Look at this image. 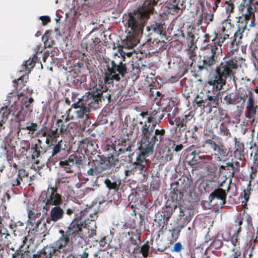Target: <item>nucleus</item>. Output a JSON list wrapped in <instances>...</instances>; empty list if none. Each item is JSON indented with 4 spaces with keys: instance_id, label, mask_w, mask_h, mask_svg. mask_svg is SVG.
<instances>
[{
    "instance_id": "obj_44",
    "label": "nucleus",
    "mask_w": 258,
    "mask_h": 258,
    "mask_svg": "<svg viewBox=\"0 0 258 258\" xmlns=\"http://www.w3.org/2000/svg\"><path fill=\"white\" fill-rule=\"evenodd\" d=\"M176 125L177 127L179 128V131H183L185 130L184 126H185V124L180 120H179L178 122H176Z\"/></svg>"
},
{
    "instance_id": "obj_61",
    "label": "nucleus",
    "mask_w": 258,
    "mask_h": 258,
    "mask_svg": "<svg viewBox=\"0 0 258 258\" xmlns=\"http://www.w3.org/2000/svg\"><path fill=\"white\" fill-rule=\"evenodd\" d=\"M180 0H173V6H177Z\"/></svg>"
},
{
    "instance_id": "obj_9",
    "label": "nucleus",
    "mask_w": 258,
    "mask_h": 258,
    "mask_svg": "<svg viewBox=\"0 0 258 258\" xmlns=\"http://www.w3.org/2000/svg\"><path fill=\"white\" fill-rule=\"evenodd\" d=\"M90 210L89 208L85 209L84 211H81L80 212V215L76 218L70 224L68 227V230L66 232L68 236L74 235L75 236L79 234V232L82 230L83 225V217L87 216L89 214V211Z\"/></svg>"
},
{
    "instance_id": "obj_30",
    "label": "nucleus",
    "mask_w": 258,
    "mask_h": 258,
    "mask_svg": "<svg viewBox=\"0 0 258 258\" xmlns=\"http://www.w3.org/2000/svg\"><path fill=\"white\" fill-rule=\"evenodd\" d=\"M149 245L148 243L144 244L141 248V252L144 257H147L148 255Z\"/></svg>"
},
{
    "instance_id": "obj_55",
    "label": "nucleus",
    "mask_w": 258,
    "mask_h": 258,
    "mask_svg": "<svg viewBox=\"0 0 258 258\" xmlns=\"http://www.w3.org/2000/svg\"><path fill=\"white\" fill-rule=\"evenodd\" d=\"M73 213V210L71 209H68L67 210V214L69 215H71L72 213Z\"/></svg>"
},
{
    "instance_id": "obj_59",
    "label": "nucleus",
    "mask_w": 258,
    "mask_h": 258,
    "mask_svg": "<svg viewBox=\"0 0 258 258\" xmlns=\"http://www.w3.org/2000/svg\"><path fill=\"white\" fill-rule=\"evenodd\" d=\"M50 138L49 137H47L46 139V141H45V143L47 145H50Z\"/></svg>"
},
{
    "instance_id": "obj_11",
    "label": "nucleus",
    "mask_w": 258,
    "mask_h": 258,
    "mask_svg": "<svg viewBox=\"0 0 258 258\" xmlns=\"http://www.w3.org/2000/svg\"><path fill=\"white\" fill-rule=\"evenodd\" d=\"M64 215V210L59 206H54L50 209L48 216L46 218V222L48 224H54L61 220Z\"/></svg>"
},
{
    "instance_id": "obj_64",
    "label": "nucleus",
    "mask_w": 258,
    "mask_h": 258,
    "mask_svg": "<svg viewBox=\"0 0 258 258\" xmlns=\"http://www.w3.org/2000/svg\"><path fill=\"white\" fill-rule=\"evenodd\" d=\"M243 256H242L240 254H236L235 255L233 258H242Z\"/></svg>"
},
{
    "instance_id": "obj_45",
    "label": "nucleus",
    "mask_w": 258,
    "mask_h": 258,
    "mask_svg": "<svg viewBox=\"0 0 258 258\" xmlns=\"http://www.w3.org/2000/svg\"><path fill=\"white\" fill-rule=\"evenodd\" d=\"M100 86L101 87V88L100 89L102 91V93H103L104 91L102 90L103 88L101 85H100ZM101 96V100H100V101L99 102V103L101 102L102 100H105V99H107L108 102H109L110 101L111 96L110 94H107L105 96H103V93H102Z\"/></svg>"
},
{
    "instance_id": "obj_33",
    "label": "nucleus",
    "mask_w": 258,
    "mask_h": 258,
    "mask_svg": "<svg viewBox=\"0 0 258 258\" xmlns=\"http://www.w3.org/2000/svg\"><path fill=\"white\" fill-rule=\"evenodd\" d=\"M182 248V244L180 242H177L174 245L171 250L172 252H179Z\"/></svg>"
},
{
    "instance_id": "obj_20",
    "label": "nucleus",
    "mask_w": 258,
    "mask_h": 258,
    "mask_svg": "<svg viewBox=\"0 0 258 258\" xmlns=\"http://www.w3.org/2000/svg\"><path fill=\"white\" fill-rule=\"evenodd\" d=\"M69 241V238L68 237L66 236L61 235L59 239L53 244L55 246V248H56L58 252H59L61 248L66 246Z\"/></svg>"
},
{
    "instance_id": "obj_46",
    "label": "nucleus",
    "mask_w": 258,
    "mask_h": 258,
    "mask_svg": "<svg viewBox=\"0 0 258 258\" xmlns=\"http://www.w3.org/2000/svg\"><path fill=\"white\" fill-rule=\"evenodd\" d=\"M226 164L227 165V167L228 168V169L232 170L231 172L230 171V172L231 173L232 176H234V171L233 164L232 163H230V162L227 163Z\"/></svg>"
},
{
    "instance_id": "obj_4",
    "label": "nucleus",
    "mask_w": 258,
    "mask_h": 258,
    "mask_svg": "<svg viewBox=\"0 0 258 258\" xmlns=\"http://www.w3.org/2000/svg\"><path fill=\"white\" fill-rule=\"evenodd\" d=\"M142 139L139 149L145 155H149L153 152L155 145L163 141L165 130L163 128L155 129L154 127L143 125L141 128Z\"/></svg>"
},
{
    "instance_id": "obj_37",
    "label": "nucleus",
    "mask_w": 258,
    "mask_h": 258,
    "mask_svg": "<svg viewBox=\"0 0 258 258\" xmlns=\"http://www.w3.org/2000/svg\"><path fill=\"white\" fill-rule=\"evenodd\" d=\"M22 172H23L22 170H19V173L18 174L17 177L16 178V183H13V186L18 185L20 184V181L22 180L23 175H22Z\"/></svg>"
},
{
    "instance_id": "obj_53",
    "label": "nucleus",
    "mask_w": 258,
    "mask_h": 258,
    "mask_svg": "<svg viewBox=\"0 0 258 258\" xmlns=\"http://www.w3.org/2000/svg\"><path fill=\"white\" fill-rule=\"evenodd\" d=\"M178 33H177L176 35H178V37H181V38H184L185 37L184 34L181 32V31H179L178 30Z\"/></svg>"
},
{
    "instance_id": "obj_35",
    "label": "nucleus",
    "mask_w": 258,
    "mask_h": 258,
    "mask_svg": "<svg viewBox=\"0 0 258 258\" xmlns=\"http://www.w3.org/2000/svg\"><path fill=\"white\" fill-rule=\"evenodd\" d=\"M61 145L58 143L56 145H54L52 148V156H54L58 153L60 151Z\"/></svg>"
},
{
    "instance_id": "obj_57",
    "label": "nucleus",
    "mask_w": 258,
    "mask_h": 258,
    "mask_svg": "<svg viewBox=\"0 0 258 258\" xmlns=\"http://www.w3.org/2000/svg\"><path fill=\"white\" fill-rule=\"evenodd\" d=\"M140 115L142 116L143 118L145 117L146 116L148 115V112H142L140 113Z\"/></svg>"
},
{
    "instance_id": "obj_28",
    "label": "nucleus",
    "mask_w": 258,
    "mask_h": 258,
    "mask_svg": "<svg viewBox=\"0 0 258 258\" xmlns=\"http://www.w3.org/2000/svg\"><path fill=\"white\" fill-rule=\"evenodd\" d=\"M257 106L255 107H252L251 108H248L247 109V117L251 120H254V116L256 114V109Z\"/></svg>"
},
{
    "instance_id": "obj_14",
    "label": "nucleus",
    "mask_w": 258,
    "mask_h": 258,
    "mask_svg": "<svg viewBox=\"0 0 258 258\" xmlns=\"http://www.w3.org/2000/svg\"><path fill=\"white\" fill-rule=\"evenodd\" d=\"M205 146L211 148L215 152L214 155L216 156H219L218 158L219 160H221V157L225 155L226 152L224 150L222 149L212 140L206 141L205 143Z\"/></svg>"
},
{
    "instance_id": "obj_13",
    "label": "nucleus",
    "mask_w": 258,
    "mask_h": 258,
    "mask_svg": "<svg viewBox=\"0 0 258 258\" xmlns=\"http://www.w3.org/2000/svg\"><path fill=\"white\" fill-rule=\"evenodd\" d=\"M104 183L109 190L117 191L121 184L120 179L118 175H114L104 180Z\"/></svg>"
},
{
    "instance_id": "obj_54",
    "label": "nucleus",
    "mask_w": 258,
    "mask_h": 258,
    "mask_svg": "<svg viewBox=\"0 0 258 258\" xmlns=\"http://www.w3.org/2000/svg\"><path fill=\"white\" fill-rule=\"evenodd\" d=\"M253 160L255 162L257 161L256 164H258V154L257 153H255L254 154V155L253 156Z\"/></svg>"
},
{
    "instance_id": "obj_5",
    "label": "nucleus",
    "mask_w": 258,
    "mask_h": 258,
    "mask_svg": "<svg viewBox=\"0 0 258 258\" xmlns=\"http://www.w3.org/2000/svg\"><path fill=\"white\" fill-rule=\"evenodd\" d=\"M126 64L120 61L119 64L115 63L114 61L108 60L106 62L104 69L105 81L109 80L119 81L120 76L124 77L126 74Z\"/></svg>"
},
{
    "instance_id": "obj_23",
    "label": "nucleus",
    "mask_w": 258,
    "mask_h": 258,
    "mask_svg": "<svg viewBox=\"0 0 258 258\" xmlns=\"http://www.w3.org/2000/svg\"><path fill=\"white\" fill-rule=\"evenodd\" d=\"M239 95L240 99L244 100L246 98L252 96V90L249 87H246L245 89H242L239 92Z\"/></svg>"
},
{
    "instance_id": "obj_25",
    "label": "nucleus",
    "mask_w": 258,
    "mask_h": 258,
    "mask_svg": "<svg viewBox=\"0 0 258 258\" xmlns=\"http://www.w3.org/2000/svg\"><path fill=\"white\" fill-rule=\"evenodd\" d=\"M159 114H162V113L160 111L154 110L149 114V116L147 117V122L150 123V122L153 121V119L156 120L158 119Z\"/></svg>"
},
{
    "instance_id": "obj_62",
    "label": "nucleus",
    "mask_w": 258,
    "mask_h": 258,
    "mask_svg": "<svg viewBox=\"0 0 258 258\" xmlns=\"http://www.w3.org/2000/svg\"><path fill=\"white\" fill-rule=\"evenodd\" d=\"M204 157L205 159H206L207 160H211V159H212L211 156H209V155H208V156H204Z\"/></svg>"
},
{
    "instance_id": "obj_51",
    "label": "nucleus",
    "mask_w": 258,
    "mask_h": 258,
    "mask_svg": "<svg viewBox=\"0 0 258 258\" xmlns=\"http://www.w3.org/2000/svg\"><path fill=\"white\" fill-rule=\"evenodd\" d=\"M165 160H164V161H166V162H167L168 161H170L171 160V156L168 154H166L165 155Z\"/></svg>"
},
{
    "instance_id": "obj_63",
    "label": "nucleus",
    "mask_w": 258,
    "mask_h": 258,
    "mask_svg": "<svg viewBox=\"0 0 258 258\" xmlns=\"http://www.w3.org/2000/svg\"><path fill=\"white\" fill-rule=\"evenodd\" d=\"M221 0H215V3L216 5V8L218 7V4L220 3Z\"/></svg>"
},
{
    "instance_id": "obj_17",
    "label": "nucleus",
    "mask_w": 258,
    "mask_h": 258,
    "mask_svg": "<svg viewBox=\"0 0 258 258\" xmlns=\"http://www.w3.org/2000/svg\"><path fill=\"white\" fill-rule=\"evenodd\" d=\"M33 102V99L31 97L30 98H24L22 99V109L21 111H19L17 113V116L18 117L20 116L22 114L24 116V118L27 117V112H26L25 115L23 114V110H24V107L27 109V111L30 113L32 110V107L31 106V104Z\"/></svg>"
},
{
    "instance_id": "obj_6",
    "label": "nucleus",
    "mask_w": 258,
    "mask_h": 258,
    "mask_svg": "<svg viewBox=\"0 0 258 258\" xmlns=\"http://www.w3.org/2000/svg\"><path fill=\"white\" fill-rule=\"evenodd\" d=\"M119 151L123 153L125 156L127 155L129 157L131 162H133L134 156L136 158V161L131 164L129 167L131 172L133 174H141L145 171L146 162L145 160V157L148 156L149 155H144L140 150V151L141 155H138L137 153L136 154L133 153L131 155L130 153L131 151L130 146H128L126 148L120 149Z\"/></svg>"
},
{
    "instance_id": "obj_50",
    "label": "nucleus",
    "mask_w": 258,
    "mask_h": 258,
    "mask_svg": "<svg viewBox=\"0 0 258 258\" xmlns=\"http://www.w3.org/2000/svg\"><path fill=\"white\" fill-rule=\"evenodd\" d=\"M183 149V146L181 144L175 146L174 151L177 152L181 151Z\"/></svg>"
},
{
    "instance_id": "obj_7",
    "label": "nucleus",
    "mask_w": 258,
    "mask_h": 258,
    "mask_svg": "<svg viewBox=\"0 0 258 258\" xmlns=\"http://www.w3.org/2000/svg\"><path fill=\"white\" fill-rule=\"evenodd\" d=\"M40 198L42 201V206L46 211L50 206H58L62 202L61 197L54 187H49L47 191L42 192Z\"/></svg>"
},
{
    "instance_id": "obj_8",
    "label": "nucleus",
    "mask_w": 258,
    "mask_h": 258,
    "mask_svg": "<svg viewBox=\"0 0 258 258\" xmlns=\"http://www.w3.org/2000/svg\"><path fill=\"white\" fill-rule=\"evenodd\" d=\"M218 46L215 44L207 46L206 51L203 59V64L199 66L200 70L208 69L217 61Z\"/></svg>"
},
{
    "instance_id": "obj_24",
    "label": "nucleus",
    "mask_w": 258,
    "mask_h": 258,
    "mask_svg": "<svg viewBox=\"0 0 258 258\" xmlns=\"http://www.w3.org/2000/svg\"><path fill=\"white\" fill-rule=\"evenodd\" d=\"M11 111L7 107H2L0 110V116H1L2 121L6 120L8 118L9 115L10 114Z\"/></svg>"
},
{
    "instance_id": "obj_47",
    "label": "nucleus",
    "mask_w": 258,
    "mask_h": 258,
    "mask_svg": "<svg viewBox=\"0 0 258 258\" xmlns=\"http://www.w3.org/2000/svg\"><path fill=\"white\" fill-rule=\"evenodd\" d=\"M192 118V116L190 115H186L184 116V118H182L180 120L184 122L186 124L188 120H189Z\"/></svg>"
},
{
    "instance_id": "obj_43",
    "label": "nucleus",
    "mask_w": 258,
    "mask_h": 258,
    "mask_svg": "<svg viewBox=\"0 0 258 258\" xmlns=\"http://www.w3.org/2000/svg\"><path fill=\"white\" fill-rule=\"evenodd\" d=\"M56 125H57L58 127L60 126V128L59 130V132H60V133H63V132L64 130V123H63L62 120H61L60 119L58 120L56 123Z\"/></svg>"
},
{
    "instance_id": "obj_22",
    "label": "nucleus",
    "mask_w": 258,
    "mask_h": 258,
    "mask_svg": "<svg viewBox=\"0 0 258 258\" xmlns=\"http://www.w3.org/2000/svg\"><path fill=\"white\" fill-rule=\"evenodd\" d=\"M164 24L162 22L156 23L153 24L151 26V28L153 31L160 35H162V37L164 35L163 32L165 31V28L164 27Z\"/></svg>"
},
{
    "instance_id": "obj_36",
    "label": "nucleus",
    "mask_w": 258,
    "mask_h": 258,
    "mask_svg": "<svg viewBox=\"0 0 258 258\" xmlns=\"http://www.w3.org/2000/svg\"><path fill=\"white\" fill-rule=\"evenodd\" d=\"M171 232L172 238L173 239H176L178 237V235L179 233L180 229L178 227L173 228L171 230H169Z\"/></svg>"
},
{
    "instance_id": "obj_2",
    "label": "nucleus",
    "mask_w": 258,
    "mask_h": 258,
    "mask_svg": "<svg viewBox=\"0 0 258 258\" xmlns=\"http://www.w3.org/2000/svg\"><path fill=\"white\" fill-rule=\"evenodd\" d=\"M100 85H96L82 98H79L77 102L73 104L67 111L68 116L72 119H83L86 124L90 123L88 114L90 111V108L93 107L95 104H99V102L101 100L102 91Z\"/></svg>"
},
{
    "instance_id": "obj_16",
    "label": "nucleus",
    "mask_w": 258,
    "mask_h": 258,
    "mask_svg": "<svg viewBox=\"0 0 258 258\" xmlns=\"http://www.w3.org/2000/svg\"><path fill=\"white\" fill-rule=\"evenodd\" d=\"M81 162L82 160L79 159L77 156L71 155L68 159L60 161L59 165L63 168H71L75 164L80 165Z\"/></svg>"
},
{
    "instance_id": "obj_48",
    "label": "nucleus",
    "mask_w": 258,
    "mask_h": 258,
    "mask_svg": "<svg viewBox=\"0 0 258 258\" xmlns=\"http://www.w3.org/2000/svg\"><path fill=\"white\" fill-rule=\"evenodd\" d=\"M196 102L199 106H201L203 102V100L202 97H200L199 95H198L196 99Z\"/></svg>"
},
{
    "instance_id": "obj_19",
    "label": "nucleus",
    "mask_w": 258,
    "mask_h": 258,
    "mask_svg": "<svg viewBox=\"0 0 258 258\" xmlns=\"http://www.w3.org/2000/svg\"><path fill=\"white\" fill-rule=\"evenodd\" d=\"M69 241V238L68 237L66 236L61 235L59 239L53 244L55 246V248H56L58 252H59L61 248L66 246Z\"/></svg>"
},
{
    "instance_id": "obj_56",
    "label": "nucleus",
    "mask_w": 258,
    "mask_h": 258,
    "mask_svg": "<svg viewBox=\"0 0 258 258\" xmlns=\"http://www.w3.org/2000/svg\"><path fill=\"white\" fill-rule=\"evenodd\" d=\"M34 214H35V213L33 212H32V211L29 212H28V216H29V219H31L32 216L34 215Z\"/></svg>"
},
{
    "instance_id": "obj_34",
    "label": "nucleus",
    "mask_w": 258,
    "mask_h": 258,
    "mask_svg": "<svg viewBox=\"0 0 258 258\" xmlns=\"http://www.w3.org/2000/svg\"><path fill=\"white\" fill-rule=\"evenodd\" d=\"M48 137L51 139H56L58 137V128H55L54 130L51 131L48 134Z\"/></svg>"
},
{
    "instance_id": "obj_27",
    "label": "nucleus",
    "mask_w": 258,
    "mask_h": 258,
    "mask_svg": "<svg viewBox=\"0 0 258 258\" xmlns=\"http://www.w3.org/2000/svg\"><path fill=\"white\" fill-rule=\"evenodd\" d=\"M227 124H228V123H222L219 127L221 133L226 136L230 135V132Z\"/></svg>"
},
{
    "instance_id": "obj_40",
    "label": "nucleus",
    "mask_w": 258,
    "mask_h": 258,
    "mask_svg": "<svg viewBox=\"0 0 258 258\" xmlns=\"http://www.w3.org/2000/svg\"><path fill=\"white\" fill-rule=\"evenodd\" d=\"M254 104V101L252 96H249L248 101L246 103V108H251L252 107H255Z\"/></svg>"
},
{
    "instance_id": "obj_32",
    "label": "nucleus",
    "mask_w": 258,
    "mask_h": 258,
    "mask_svg": "<svg viewBox=\"0 0 258 258\" xmlns=\"http://www.w3.org/2000/svg\"><path fill=\"white\" fill-rule=\"evenodd\" d=\"M117 45L118 51L120 52V54L122 57L123 61L125 60L124 54H126L128 56H130L132 55V52H126V53L125 52H123L122 47L121 45H120L119 44H117Z\"/></svg>"
},
{
    "instance_id": "obj_3",
    "label": "nucleus",
    "mask_w": 258,
    "mask_h": 258,
    "mask_svg": "<svg viewBox=\"0 0 258 258\" xmlns=\"http://www.w3.org/2000/svg\"><path fill=\"white\" fill-rule=\"evenodd\" d=\"M237 61L234 59H229L221 62L220 67L216 71L215 74L211 78L208 83L213 87V95H208L210 101H214L213 107H215V102L217 96L223 86L225 84L226 79H231L233 77V70L237 68Z\"/></svg>"
},
{
    "instance_id": "obj_38",
    "label": "nucleus",
    "mask_w": 258,
    "mask_h": 258,
    "mask_svg": "<svg viewBox=\"0 0 258 258\" xmlns=\"http://www.w3.org/2000/svg\"><path fill=\"white\" fill-rule=\"evenodd\" d=\"M0 235L2 236V238L4 237L5 239H8V237L10 236L8 230L4 228L0 229Z\"/></svg>"
},
{
    "instance_id": "obj_60",
    "label": "nucleus",
    "mask_w": 258,
    "mask_h": 258,
    "mask_svg": "<svg viewBox=\"0 0 258 258\" xmlns=\"http://www.w3.org/2000/svg\"><path fill=\"white\" fill-rule=\"evenodd\" d=\"M105 240H106L105 237L102 238L100 241V244H102L103 242H104L105 243H107V242L105 241Z\"/></svg>"
},
{
    "instance_id": "obj_10",
    "label": "nucleus",
    "mask_w": 258,
    "mask_h": 258,
    "mask_svg": "<svg viewBox=\"0 0 258 258\" xmlns=\"http://www.w3.org/2000/svg\"><path fill=\"white\" fill-rule=\"evenodd\" d=\"M90 217L91 219L87 218L86 219V216L83 217V227L84 228L85 233H88L89 237H93L96 234V223L95 219H97V216L96 213L94 214L90 213Z\"/></svg>"
},
{
    "instance_id": "obj_29",
    "label": "nucleus",
    "mask_w": 258,
    "mask_h": 258,
    "mask_svg": "<svg viewBox=\"0 0 258 258\" xmlns=\"http://www.w3.org/2000/svg\"><path fill=\"white\" fill-rule=\"evenodd\" d=\"M163 116V114H159L158 115V119H156V120L153 119V121L151 122L152 123V124H148L147 121V122L145 121L144 124L143 125H146L147 126H153L154 132L155 130V127L156 125L157 124H158L160 122L161 120L162 119Z\"/></svg>"
},
{
    "instance_id": "obj_18",
    "label": "nucleus",
    "mask_w": 258,
    "mask_h": 258,
    "mask_svg": "<svg viewBox=\"0 0 258 258\" xmlns=\"http://www.w3.org/2000/svg\"><path fill=\"white\" fill-rule=\"evenodd\" d=\"M246 28L247 26L245 23H241L238 24L237 30L234 35V38L232 42L233 44L235 43L237 44L240 42L242 37V34Z\"/></svg>"
},
{
    "instance_id": "obj_58",
    "label": "nucleus",
    "mask_w": 258,
    "mask_h": 258,
    "mask_svg": "<svg viewBox=\"0 0 258 258\" xmlns=\"http://www.w3.org/2000/svg\"><path fill=\"white\" fill-rule=\"evenodd\" d=\"M64 168V170L67 173H72L73 172V170L71 168Z\"/></svg>"
},
{
    "instance_id": "obj_21",
    "label": "nucleus",
    "mask_w": 258,
    "mask_h": 258,
    "mask_svg": "<svg viewBox=\"0 0 258 258\" xmlns=\"http://www.w3.org/2000/svg\"><path fill=\"white\" fill-rule=\"evenodd\" d=\"M57 252H58V251L56 248H55V246L52 243L46 246L43 249V251L41 252L45 254V255L47 256L50 257V258H51L52 256Z\"/></svg>"
},
{
    "instance_id": "obj_12",
    "label": "nucleus",
    "mask_w": 258,
    "mask_h": 258,
    "mask_svg": "<svg viewBox=\"0 0 258 258\" xmlns=\"http://www.w3.org/2000/svg\"><path fill=\"white\" fill-rule=\"evenodd\" d=\"M93 164L97 169L99 174L102 172L109 168L112 165L110 161V158L107 160L105 157L99 156L97 159L93 161Z\"/></svg>"
},
{
    "instance_id": "obj_15",
    "label": "nucleus",
    "mask_w": 258,
    "mask_h": 258,
    "mask_svg": "<svg viewBox=\"0 0 258 258\" xmlns=\"http://www.w3.org/2000/svg\"><path fill=\"white\" fill-rule=\"evenodd\" d=\"M226 194L222 188L214 190L209 196V199L212 201L214 199L220 200L219 205L223 206L225 204Z\"/></svg>"
},
{
    "instance_id": "obj_42",
    "label": "nucleus",
    "mask_w": 258,
    "mask_h": 258,
    "mask_svg": "<svg viewBox=\"0 0 258 258\" xmlns=\"http://www.w3.org/2000/svg\"><path fill=\"white\" fill-rule=\"evenodd\" d=\"M24 85V83L22 81V77H20L17 81L15 80L14 82V86L16 88H18L19 86Z\"/></svg>"
},
{
    "instance_id": "obj_49",
    "label": "nucleus",
    "mask_w": 258,
    "mask_h": 258,
    "mask_svg": "<svg viewBox=\"0 0 258 258\" xmlns=\"http://www.w3.org/2000/svg\"><path fill=\"white\" fill-rule=\"evenodd\" d=\"M76 240H78L79 243L81 245H83V244L85 243L84 239L82 238V236L80 235H78L77 237ZM81 246L82 247V246Z\"/></svg>"
},
{
    "instance_id": "obj_31",
    "label": "nucleus",
    "mask_w": 258,
    "mask_h": 258,
    "mask_svg": "<svg viewBox=\"0 0 258 258\" xmlns=\"http://www.w3.org/2000/svg\"><path fill=\"white\" fill-rule=\"evenodd\" d=\"M87 174L88 175L90 176H94V175H98L99 174L98 171H97V169L95 167L94 165L92 166V167L90 168L87 171Z\"/></svg>"
},
{
    "instance_id": "obj_39",
    "label": "nucleus",
    "mask_w": 258,
    "mask_h": 258,
    "mask_svg": "<svg viewBox=\"0 0 258 258\" xmlns=\"http://www.w3.org/2000/svg\"><path fill=\"white\" fill-rule=\"evenodd\" d=\"M39 19H40V20H41L42 21V25L44 26L46 25L50 21V19L49 17L47 16H40Z\"/></svg>"
},
{
    "instance_id": "obj_52",
    "label": "nucleus",
    "mask_w": 258,
    "mask_h": 258,
    "mask_svg": "<svg viewBox=\"0 0 258 258\" xmlns=\"http://www.w3.org/2000/svg\"><path fill=\"white\" fill-rule=\"evenodd\" d=\"M81 258H87L88 256V253L86 251V250L84 251L83 253L80 255Z\"/></svg>"
},
{
    "instance_id": "obj_1",
    "label": "nucleus",
    "mask_w": 258,
    "mask_h": 258,
    "mask_svg": "<svg viewBox=\"0 0 258 258\" xmlns=\"http://www.w3.org/2000/svg\"><path fill=\"white\" fill-rule=\"evenodd\" d=\"M158 0H144L141 9L133 14H129L124 19L123 22L127 27L126 32L127 35L123 45L127 48H133L139 42V37L141 36L143 27L150 17L153 13V6Z\"/></svg>"
},
{
    "instance_id": "obj_26",
    "label": "nucleus",
    "mask_w": 258,
    "mask_h": 258,
    "mask_svg": "<svg viewBox=\"0 0 258 258\" xmlns=\"http://www.w3.org/2000/svg\"><path fill=\"white\" fill-rule=\"evenodd\" d=\"M23 66L26 71L30 73L31 69L35 66V61L33 59H28L24 62Z\"/></svg>"
},
{
    "instance_id": "obj_41",
    "label": "nucleus",
    "mask_w": 258,
    "mask_h": 258,
    "mask_svg": "<svg viewBox=\"0 0 258 258\" xmlns=\"http://www.w3.org/2000/svg\"><path fill=\"white\" fill-rule=\"evenodd\" d=\"M37 124L36 123H32L30 125L27 126L26 129L30 132H34L37 130Z\"/></svg>"
}]
</instances>
